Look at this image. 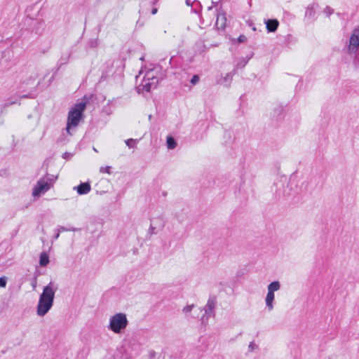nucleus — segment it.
<instances>
[{
	"mask_svg": "<svg viewBox=\"0 0 359 359\" xmlns=\"http://www.w3.org/2000/svg\"><path fill=\"white\" fill-rule=\"evenodd\" d=\"M359 48V28L355 29L349 38L347 46L348 53H355Z\"/></svg>",
	"mask_w": 359,
	"mask_h": 359,
	"instance_id": "obj_6",
	"label": "nucleus"
},
{
	"mask_svg": "<svg viewBox=\"0 0 359 359\" xmlns=\"http://www.w3.org/2000/svg\"><path fill=\"white\" fill-rule=\"evenodd\" d=\"M215 306V302L213 299H209L205 306V311L206 313H211Z\"/></svg>",
	"mask_w": 359,
	"mask_h": 359,
	"instance_id": "obj_11",
	"label": "nucleus"
},
{
	"mask_svg": "<svg viewBox=\"0 0 359 359\" xmlns=\"http://www.w3.org/2000/svg\"><path fill=\"white\" fill-rule=\"evenodd\" d=\"M128 325V318L124 313H116L109 318L108 329L113 333H122Z\"/></svg>",
	"mask_w": 359,
	"mask_h": 359,
	"instance_id": "obj_3",
	"label": "nucleus"
},
{
	"mask_svg": "<svg viewBox=\"0 0 359 359\" xmlns=\"http://www.w3.org/2000/svg\"><path fill=\"white\" fill-rule=\"evenodd\" d=\"M315 14V9L313 5L309 6L305 12V16L308 18H312Z\"/></svg>",
	"mask_w": 359,
	"mask_h": 359,
	"instance_id": "obj_12",
	"label": "nucleus"
},
{
	"mask_svg": "<svg viewBox=\"0 0 359 359\" xmlns=\"http://www.w3.org/2000/svg\"><path fill=\"white\" fill-rule=\"evenodd\" d=\"M255 344L253 342L250 343V345H249V348L251 351H252V350L255 349Z\"/></svg>",
	"mask_w": 359,
	"mask_h": 359,
	"instance_id": "obj_21",
	"label": "nucleus"
},
{
	"mask_svg": "<svg viewBox=\"0 0 359 359\" xmlns=\"http://www.w3.org/2000/svg\"><path fill=\"white\" fill-rule=\"evenodd\" d=\"M176 142L172 137H167V147L169 149H172L176 147Z\"/></svg>",
	"mask_w": 359,
	"mask_h": 359,
	"instance_id": "obj_14",
	"label": "nucleus"
},
{
	"mask_svg": "<svg viewBox=\"0 0 359 359\" xmlns=\"http://www.w3.org/2000/svg\"><path fill=\"white\" fill-rule=\"evenodd\" d=\"M157 13V8H153L151 11V14L154 15Z\"/></svg>",
	"mask_w": 359,
	"mask_h": 359,
	"instance_id": "obj_22",
	"label": "nucleus"
},
{
	"mask_svg": "<svg viewBox=\"0 0 359 359\" xmlns=\"http://www.w3.org/2000/svg\"><path fill=\"white\" fill-rule=\"evenodd\" d=\"M237 40L238 43H243L247 40V38L245 35H241Z\"/></svg>",
	"mask_w": 359,
	"mask_h": 359,
	"instance_id": "obj_18",
	"label": "nucleus"
},
{
	"mask_svg": "<svg viewBox=\"0 0 359 359\" xmlns=\"http://www.w3.org/2000/svg\"><path fill=\"white\" fill-rule=\"evenodd\" d=\"M74 189H76L80 195L86 194L90 191V185L87 182L81 183L79 186L74 187Z\"/></svg>",
	"mask_w": 359,
	"mask_h": 359,
	"instance_id": "obj_8",
	"label": "nucleus"
},
{
	"mask_svg": "<svg viewBox=\"0 0 359 359\" xmlns=\"http://www.w3.org/2000/svg\"><path fill=\"white\" fill-rule=\"evenodd\" d=\"M86 107L85 102H79L69 109L66 126V131L69 135H72V130L79 125L80 121L83 119Z\"/></svg>",
	"mask_w": 359,
	"mask_h": 359,
	"instance_id": "obj_2",
	"label": "nucleus"
},
{
	"mask_svg": "<svg viewBox=\"0 0 359 359\" xmlns=\"http://www.w3.org/2000/svg\"><path fill=\"white\" fill-rule=\"evenodd\" d=\"M6 285V277H1L0 278V287H5Z\"/></svg>",
	"mask_w": 359,
	"mask_h": 359,
	"instance_id": "obj_17",
	"label": "nucleus"
},
{
	"mask_svg": "<svg viewBox=\"0 0 359 359\" xmlns=\"http://www.w3.org/2000/svg\"><path fill=\"white\" fill-rule=\"evenodd\" d=\"M158 83V78L155 76L152 70L148 71L142 81V83L138 85L137 91L140 92H149L151 88H156Z\"/></svg>",
	"mask_w": 359,
	"mask_h": 359,
	"instance_id": "obj_4",
	"label": "nucleus"
},
{
	"mask_svg": "<svg viewBox=\"0 0 359 359\" xmlns=\"http://www.w3.org/2000/svg\"><path fill=\"white\" fill-rule=\"evenodd\" d=\"M226 24V18L224 14L217 15L216 20V26L219 29H223Z\"/></svg>",
	"mask_w": 359,
	"mask_h": 359,
	"instance_id": "obj_10",
	"label": "nucleus"
},
{
	"mask_svg": "<svg viewBox=\"0 0 359 359\" xmlns=\"http://www.w3.org/2000/svg\"><path fill=\"white\" fill-rule=\"evenodd\" d=\"M199 81V77L197 75H195L191 79V83L195 84Z\"/></svg>",
	"mask_w": 359,
	"mask_h": 359,
	"instance_id": "obj_19",
	"label": "nucleus"
},
{
	"mask_svg": "<svg viewBox=\"0 0 359 359\" xmlns=\"http://www.w3.org/2000/svg\"><path fill=\"white\" fill-rule=\"evenodd\" d=\"M324 12L327 15H330V14L332 13L333 11L329 8V7H327L325 10H324Z\"/></svg>",
	"mask_w": 359,
	"mask_h": 359,
	"instance_id": "obj_20",
	"label": "nucleus"
},
{
	"mask_svg": "<svg viewBox=\"0 0 359 359\" xmlns=\"http://www.w3.org/2000/svg\"><path fill=\"white\" fill-rule=\"evenodd\" d=\"M154 229V227H153L152 224H151V230Z\"/></svg>",
	"mask_w": 359,
	"mask_h": 359,
	"instance_id": "obj_23",
	"label": "nucleus"
},
{
	"mask_svg": "<svg viewBox=\"0 0 359 359\" xmlns=\"http://www.w3.org/2000/svg\"><path fill=\"white\" fill-rule=\"evenodd\" d=\"M280 288V283L278 280L271 282L267 287V294L265 299V302L269 311H271L273 309V302L275 298L274 292L279 290Z\"/></svg>",
	"mask_w": 359,
	"mask_h": 359,
	"instance_id": "obj_5",
	"label": "nucleus"
},
{
	"mask_svg": "<svg viewBox=\"0 0 359 359\" xmlns=\"http://www.w3.org/2000/svg\"><path fill=\"white\" fill-rule=\"evenodd\" d=\"M56 290L57 287L53 283H50L43 287L36 309V313L39 316H44L52 308Z\"/></svg>",
	"mask_w": 359,
	"mask_h": 359,
	"instance_id": "obj_1",
	"label": "nucleus"
},
{
	"mask_svg": "<svg viewBox=\"0 0 359 359\" xmlns=\"http://www.w3.org/2000/svg\"><path fill=\"white\" fill-rule=\"evenodd\" d=\"M194 306V304L187 305V306H184L182 309L183 313H184L186 314L189 313L191 311V310L193 309Z\"/></svg>",
	"mask_w": 359,
	"mask_h": 359,
	"instance_id": "obj_16",
	"label": "nucleus"
},
{
	"mask_svg": "<svg viewBox=\"0 0 359 359\" xmlns=\"http://www.w3.org/2000/svg\"><path fill=\"white\" fill-rule=\"evenodd\" d=\"M266 29L269 32H275L278 27V21L277 20H268L266 22Z\"/></svg>",
	"mask_w": 359,
	"mask_h": 359,
	"instance_id": "obj_9",
	"label": "nucleus"
},
{
	"mask_svg": "<svg viewBox=\"0 0 359 359\" xmlns=\"http://www.w3.org/2000/svg\"><path fill=\"white\" fill-rule=\"evenodd\" d=\"M50 188V184L48 181L44 180H39L32 191L34 197H39L41 195L46 193Z\"/></svg>",
	"mask_w": 359,
	"mask_h": 359,
	"instance_id": "obj_7",
	"label": "nucleus"
},
{
	"mask_svg": "<svg viewBox=\"0 0 359 359\" xmlns=\"http://www.w3.org/2000/svg\"><path fill=\"white\" fill-rule=\"evenodd\" d=\"M126 142V144L129 147V148H131V147H134L136 142H137V140H135V139H128L127 140L125 141Z\"/></svg>",
	"mask_w": 359,
	"mask_h": 359,
	"instance_id": "obj_15",
	"label": "nucleus"
},
{
	"mask_svg": "<svg viewBox=\"0 0 359 359\" xmlns=\"http://www.w3.org/2000/svg\"><path fill=\"white\" fill-rule=\"evenodd\" d=\"M49 259L46 253H41L40 255V265L41 266H46L48 264Z\"/></svg>",
	"mask_w": 359,
	"mask_h": 359,
	"instance_id": "obj_13",
	"label": "nucleus"
}]
</instances>
